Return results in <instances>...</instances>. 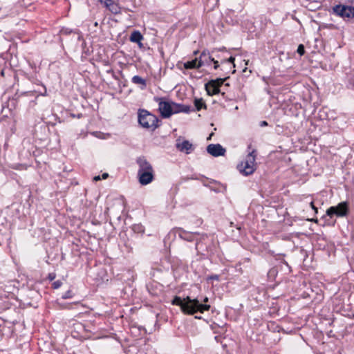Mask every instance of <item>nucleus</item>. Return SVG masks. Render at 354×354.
<instances>
[{
    "label": "nucleus",
    "mask_w": 354,
    "mask_h": 354,
    "mask_svg": "<svg viewBox=\"0 0 354 354\" xmlns=\"http://www.w3.org/2000/svg\"><path fill=\"white\" fill-rule=\"evenodd\" d=\"M171 304L180 306L183 313L187 315H194L197 312L203 313L210 308L209 305L201 304L197 299H191L189 296L183 299L176 296Z\"/></svg>",
    "instance_id": "obj_1"
},
{
    "label": "nucleus",
    "mask_w": 354,
    "mask_h": 354,
    "mask_svg": "<svg viewBox=\"0 0 354 354\" xmlns=\"http://www.w3.org/2000/svg\"><path fill=\"white\" fill-rule=\"evenodd\" d=\"M138 165V177L142 185H147L151 183L154 178V171L152 165L143 157L137 160Z\"/></svg>",
    "instance_id": "obj_2"
},
{
    "label": "nucleus",
    "mask_w": 354,
    "mask_h": 354,
    "mask_svg": "<svg viewBox=\"0 0 354 354\" xmlns=\"http://www.w3.org/2000/svg\"><path fill=\"white\" fill-rule=\"evenodd\" d=\"M156 101L158 102L160 113L165 118H169L174 113L178 112L188 113L190 111V106L187 105L173 104V106H171L169 102L163 100L162 98H157Z\"/></svg>",
    "instance_id": "obj_3"
},
{
    "label": "nucleus",
    "mask_w": 354,
    "mask_h": 354,
    "mask_svg": "<svg viewBox=\"0 0 354 354\" xmlns=\"http://www.w3.org/2000/svg\"><path fill=\"white\" fill-rule=\"evenodd\" d=\"M138 122L143 128L151 130H154L159 126L158 118L144 109L138 111Z\"/></svg>",
    "instance_id": "obj_4"
},
{
    "label": "nucleus",
    "mask_w": 354,
    "mask_h": 354,
    "mask_svg": "<svg viewBox=\"0 0 354 354\" xmlns=\"http://www.w3.org/2000/svg\"><path fill=\"white\" fill-rule=\"evenodd\" d=\"M255 160L256 151L253 150L250 152L245 157V159L238 165V169L245 176L253 174L257 167Z\"/></svg>",
    "instance_id": "obj_5"
},
{
    "label": "nucleus",
    "mask_w": 354,
    "mask_h": 354,
    "mask_svg": "<svg viewBox=\"0 0 354 354\" xmlns=\"http://www.w3.org/2000/svg\"><path fill=\"white\" fill-rule=\"evenodd\" d=\"M349 212L348 203L341 202L336 206H331L326 210V215L330 218L333 216L344 217L348 215Z\"/></svg>",
    "instance_id": "obj_6"
},
{
    "label": "nucleus",
    "mask_w": 354,
    "mask_h": 354,
    "mask_svg": "<svg viewBox=\"0 0 354 354\" xmlns=\"http://www.w3.org/2000/svg\"><path fill=\"white\" fill-rule=\"evenodd\" d=\"M333 13L343 19L354 17V7L345 5H337L333 8Z\"/></svg>",
    "instance_id": "obj_7"
},
{
    "label": "nucleus",
    "mask_w": 354,
    "mask_h": 354,
    "mask_svg": "<svg viewBox=\"0 0 354 354\" xmlns=\"http://www.w3.org/2000/svg\"><path fill=\"white\" fill-rule=\"evenodd\" d=\"M206 52L203 51L200 57L196 58L191 61H187L184 63V68L186 69H193V68H198L201 66L205 65V61L203 59V57H206Z\"/></svg>",
    "instance_id": "obj_8"
},
{
    "label": "nucleus",
    "mask_w": 354,
    "mask_h": 354,
    "mask_svg": "<svg viewBox=\"0 0 354 354\" xmlns=\"http://www.w3.org/2000/svg\"><path fill=\"white\" fill-rule=\"evenodd\" d=\"M207 151L213 156H223L225 149L219 144H210L207 147Z\"/></svg>",
    "instance_id": "obj_9"
},
{
    "label": "nucleus",
    "mask_w": 354,
    "mask_h": 354,
    "mask_svg": "<svg viewBox=\"0 0 354 354\" xmlns=\"http://www.w3.org/2000/svg\"><path fill=\"white\" fill-rule=\"evenodd\" d=\"M100 1L112 13L118 14L120 12V7L115 0H100Z\"/></svg>",
    "instance_id": "obj_10"
},
{
    "label": "nucleus",
    "mask_w": 354,
    "mask_h": 354,
    "mask_svg": "<svg viewBox=\"0 0 354 354\" xmlns=\"http://www.w3.org/2000/svg\"><path fill=\"white\" fill-rule=\"evenodd\" d=\"M176 147L178 150L186 153H189L193 149V145L188 140H183V142H177Z\"/></svg>",
    "instance_id": "obj_11"
},
{
    "label": "nucleus",
    "mask_w": 354,
    "mask_h": 354,
    "mask_svg": "<svg viewBox=\"0 0 354 354\" xmlns=\"http://www.w3.org/2000/svg\"><path fill=\"white\" fill-rule=\"evenodd\" d=\"M205 90L209 95H213L219 93L220 90L216 84V82L209 81L205 84Z\"/></svg>",
    "instance_id": "obj_12"
},
{
    "label": "nucleus",
    "mask_w": 354,
    "mask_h": 354,
    "mask_svg": "<svg viewBox=\"0 0 354 354\" xmlns=\"http://www.w3.org/2000/svg\"><path fill=\"white\" fill-rule=\"evenodd\" d=\"M143 39V37L139 31H133L130 36V41L135 43H139Z\"/></svg>",
    "instance_id": "obj_13"
},
{
    "label": "nucleus",
    "mask_w": 354,
    "mask_h": 354,
    "mask_svg": "<svg viewBox=\"0 0 354 354\" xmlns=\"http://www.w3.org/2000/svg\"><path fill=\"white\" fill-rule=\"evenodd\" d=\"M132 82L136 84H140L143 88L146 87V80L138 75H135L132 77Z\"/></svg>",
    "instance_id": "obj_14"
},
{
    "label": "nucleus",
    "mask_w": 354,
    "mask_h": 354,
    "mask_svg": "<svg viewBox=\"0 0 354 354\" xmlns=\"http://www.w3.org/2000/svg\"><path fill=\"white\" fill-rule=\"evenodd\" d=\"M194 106L197 111H200L202 108L206 107V105L203 99H195Z\"/></svg>",
    "instance_id": "obj_15"
},
{
    "label": "nucleus",
    "mask_w": 354,
    "mask_h": 354,
    "mask_svg": "<svg viewBox=\"0 0 354 354\" xmlns=\"http://www.w3.org/2000/svg\"><path fill=\"white\" fill-rule=\"evenodd\" d=\"M178 231H179V236L182 239H184L186 240H189V239H191V237L192 236V234H188L185 231H184L181 229H179Z\"/></svg>",
    "instance_id": "obj_16"
},
{
    "label": "nucleus",
    "mask_w": 354,
    "mask_h": 354,
    "mask_svg": "<svg viewBox=\"0 0 354 354\" xmlns=\"http://www.w3.org/2000/svg\"><path fill=\"white\" fill-rule=\"evenodd\" d=\"M297 53L300 55H303L305 53V50H304V46L302 45V44H300L299 46H298V48H297Z\"/></svg>",
    "instance_id": "obj_17"
},
{
    "label": "nucleus",
    "mask_w": 354,
    "mask_h": 354,
    "mask_svg": "<svg viewBox=\"0 0 354 354\" xmlns=\"http://www.w3.org/2000/svg\"><path fill=\"white\" fill-rule=\"evenodd\" d=\"M209 59L210 62H212L214 64V68L217 69L219 67L218 62L217 60H215L214 58L209 57Z\"/></svg>",
    "instance_id": "obj_18"
},
{
    "label": "nucleus",
    "mask_w": 354,
    "mask_h": 354,
    "mask_svg": "<svg viewBox=\"0 0 354 354\" xmlns=\"http://www.w3.org/2000/svg\"><path fill=\"white\" fill-rule=\"evenodd\" d=\"M213 81L216 82V84L218 86V88H219V87L223 84L225 79L218 78Z\"/></svg>",
    "instance_id": "obj_19"
},
{
    "label": "nucleus",
    "mask_w": 354,
    "mask_h": 354,
    "mask_svg": "<svg viewBox=\"0 0 354 354\" xmlns=\"http://www.w3.org/2000/svg\"><path fill=\"white\" fill-rule=\"evenodd\" d=\"M234 57H230L229 59L223 61L222 63H224V62L225 63H231L233 64V67H235V64H234Z\"/></svg>",
    "instance_id": "obj_20"
},
{
    "label": "nucleus",
    "mask_w": 354,
    "mask_h": 354,
    "mask_svg": "<svg viewBox=\"0 0 354 354\" xmlns=\"http://www.w3.org/2000/svg\"><path fill=\"white\" fill-rule=\"evenodd\" d=\"M206 55H207V56H206V57H203V59L205 61V64H206V65H209L211 62H210V61H209V57H210V56H209V54H208V53H206Z\"/></svg>",
    "instance_id": "obj_21"
},
{
    "label": "nucleus",
    "mask_w": 354,
    "mask_h": 354,
    "mask_svg": "<svg viewBox=\"0 0 354 354\" xmlns=\"http://www.w3.org/2000/svg\"><path fill=\"white\" fill-rule=\"evenodd\" d=\"M61 285V282L59 281H55L53 283V286L55 288H58Z\"/></svg>",
    "instance_id": "obj_22"
},
{
    "label": "nucleus",
    "mask_w": 354,
    "mask_h": 354,
    "mask_svg": "<svg viewBox=\"0 0 354 354\" xmlns=\"http://www.w3.org/2000/svg\"><path fill=\"white\" fill-rule=\"evenodd\" d=\"M310 205L312 207V209H314L316 213H317V211H318L317 208L314 205V203L313 201L310 203Z\"/></svg>",
    "instance_id": "obj_23"
},
{
    "label": "nucleus",
    "mask_w": 354,
    "mask_h": 354,
    "mask_svg": "<svg viewBox=\"0 0 354 354\" xmlns=\"http://www.w3.org/2000/svg\"><path fill=\"white\" fill-rule=\"evenodd\" d=\"M218 275H212L209 277V279H214V280H218Z\"/></svg>",
    "instance_id": "obj_24"
},
{
    "label": "nucleus",
    "mask_w": 354,
    "mask_h": 354,
    "mask_svg": "<svg viewBox=\"0 0 354 354\" xmlns=\"http://www.w3.org/2000/svg\"><path fill=\"white\" fill-rule=\"evenodd\" d=\"M69 293H70L69 292H66L65 295L63 296V298L64 299L69 298L70 297Z\"/></svg>",
    "instance_id": "obj_25"
},
{
    "label": "nucleus",
    "mask_w": 354,
    "mask_h": 354,
    "mask_svg": "<svg viewBox=\"0 0 354 354\" xmlns=\"http://www.w3.org/2000/svg\"><path fill=\"white\" fill-rule=\"evenodd\" d=\"M100 179H101V178H100V176H95V177L93 178V180H94L95 181H97V180H100Z\"/></svg>",
    "instance_id": "obj_26"
},
{
    "label": "nucleus",
    "mask_w": 354,
    "mask_h": 354,
    "mask_svg": "<svg viewBox=\"0 0 354 354\" xmlns=\"http://www.w3.org/2000/svg\"><path fill=\"white\" fill-rule=\"evenodd\" d=\"M108 174L107 173H104L102 174V177L103 179H106L107 177H108Z\"/></svg>",
    "instance_id": "obj_27"
},
{
    "label": "nucleus",
    "mask_w": 354,
    "mask_h": 354,
    "mask_svg": "<svg viewBox=\"0 0 354 354\" xmlns=\"http://www.w3.org/2000/svg\"><path fill=\"white\" fill-rule=\"evenodd\" d=\"M208 300H209V299H208V297H205V298H204V299H203V302H204V303H207V302H208Z\"/></svg>",
    "instance_id": "obj_28"
},
{
    "label": "nucleus",
    "mask_w": 354,
    "mask_h": 354,
    "mask_svg": "<svg viewBox=\"0 0 354 354\" xmlns=\"http://www.w3.org/2000/svg\"><path fill=\"white\" fill-rule=\"evenodd\" d=\"M267 124H267V122H266V121H263V122H261V126H266V125H267Z\"/></svg>",
    "instance_id": "obj_29"
},
{
    "label": "nucleus",
    "mask_w": 354,
    "mask_h": 354,
    "mask_svg": "<svg viewBox=\"0 0 354 354\" xmlns=\"http://www.w3.org/2000/svg\"><path fill=\"white\" fill-rule=\"evenodd\" d=\"M50 279H53L54 277L50 275Z\"/></svg>",
    "instance_id": "obj_30"
},
{
    "label": "nucleus",
    "mask_w": 354,
    "mask_h": 354,
    "mask_svg": "<svg viewBox=\"0 0 354 354\" xmlns=\"http://www.w3.org/2000/svg\"><path fill=\"white\" fill-rule=\"evenodd\" d=\"M212 136V133L209 136V137L207 138L208 140L211 139V136Z\"/></svg>",
    "instance_id": "obj_31"
}]
</instances>
